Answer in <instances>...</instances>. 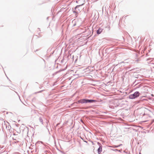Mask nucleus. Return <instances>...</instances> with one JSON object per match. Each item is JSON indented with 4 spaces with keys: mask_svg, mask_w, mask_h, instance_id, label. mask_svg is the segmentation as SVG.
I'll return each instance as SVG.
<instances>
[{
    "mask_svg": "<svg viewBox=\"0 0 154 154\" xmlns=\"http://www.w3.org/2000/svg\"><path fill=\"white\" fill-rule=\"evenodd\" d=\"M97 152H96V154H100L102 151V147L101 146H99L97 150Z\"/></svg>",
    "mask_w": 154,
    "mask_h": 154,
    "instance_id": "3",
    "label": "nucleus"
},
{
    "mask_svg": "<svg viewBox=\"0 0 154 154\" xmlns=\"http://www.w3.org/2000/svg\"><path fill=\"white\" fill-rule=\"evenodd\" d=\"M152 96H153L152 94Z\"/></svg>",
    "mask_w": 154,
    "mask_h": 154,
    "instance_id": "5",
    "label": "nucleus"
},
{
    "mask_svg": "<svg viewBox=\"0 0 154 154\" xmlns=\"http://www.w3.org/2000/svg\"><path fill=\"white\" fill-rule=\"evenodd\" d=\"M139 93L138 92H136L133 94L129 96L130 98L133 99L139 96Z\"/></svg>",
    "mask_w": 154,
    "mask_h": 154,
    "instance_id": "2",
    "label": "nucleus"
},
{
    "mask_svg": "<svg viewBox=\"0 0 154 154\" xmlns=\"http://www.w3.org/2000/svg\"><path fill=\"white\" fill-rule=\"evenodd\" d=\"M102 31V30L101 29L99 28L98 30H97V33L99 34Z\"/></svg>",
    "mask_w": 154,
    "mask_h": 154,
    "instance_id": "4",
    "label": "nucleus"
},
{
    "mask_svg": "<svg viewBox=\"0 0 154 154\" xmlns=\"http://www.w3.org/2000/svg\"><path fill=\"white\" fill-rule=\"evenodd\" d=\"M95 102L96 100H87L85 99H82L79 101V102L81 103H92Z\"/></svg>",
    "mask_w": 154,
    "mask_h": 154,
    "instance_id": "1",
    "label": "nucleus"
}]
</instances>
